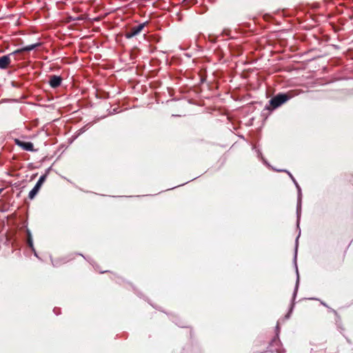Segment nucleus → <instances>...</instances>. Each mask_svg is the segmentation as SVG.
Returning a JSON list of instances; mask_svg holds the SVG:
<instances>
[{
	"instance_id": "1",
	"label": "nucleus",
	"mask_w": 353,
	"mask_h": 353,
	"mask_svg": "<svg viewBox=\"0 0 353 353\" xmlns=\"http://www.w3.org/2000/svg\"><path fill=\"white\" fill-rule=\"evenodd\" d=\"M290 98L291 95L288 94H279L274 97L270 101V103L273 108H276L288 101Z\"/></svg>"
},
{
	"instance_id": "2",
	"label": "nucleus",
	"mask_w": 353,
	"mask_h": 353,
	"mask_svg": "<svg viewBox=\"0 0 353 353\" xmlns=\"http://www.w3.org/2000/svg\"><path fill=\"white\" fill-rule=\"evenodd\" d=\"M145 23H141L137 26H134L131 28L126 33L125 37L128 39H130L137 34H139L145 27Z\"/></svg>"
},
{
	"instance_id": "3",
	"label": "nucleus",
	"mask_w": 353,
	"mask_h": 353,
	"mask_svg": "<svg viewBox=\"0 0 353 353\" xmlns=\"http://www.w3.org/2000/svg\"><path fill=\"white\" fill-rule=\"evenodd\" d=\"M14 143L18 146L26 151H33V144L31 142H26L18 139H14Z\"/></svg>"
},
{
	"instance_id": "4",
	"label": "nucleus",
	"mask_w": 353,
	"mask_h": 353,
	"mask_svg": "<svg viewBox=\"0 0 353 353\" xmlns=\"http://www.w3.org/2000/svg\"><path fill=\"white\" fill-rule=\"evenodd\" d=\"M61 81L62 79L60 77L53 75L50 77L49 83L52 88H56L61 85Z\"/></svg>"
},
{
	"instance_id": "5",
	"label": "nucleus",
	"mask_w": 353,
	"mask_h": 353,
	"mask_svg": "<svg viewBox=\"0 0 353 353\" xmlns=\"http://www.w3.org/2000/svg\"><path fill=\"white\" fill-rule=\"evenodd\" d=\"M11 60L9 55L0 57V69H6L10 64Z\"/></svg>"
},
{
	"instance_id": "6",
	"label": "nucleus",
	"mask_w": 353,
	"mask_h": 353,
	"mask_svg": "<svg viewBox=\"0 0 353 353\" xmlns=\"http://www.w3.org/2000/svg\"><path fill=\"white\" fill-rule=\"evenodd\" d=\"M39 46V43H35V44H32V45H30V46H27L20 50H16L14 53H19V52H24V51H30V50H34L36 47Z\"/></svg>"
},
{
	"instance_id": "7",
	"label": "nucleus",
	"mask_w": 353,
	"mask_h": 353,
	"mask_svg": "<svg viewBox=\"0 0 353 353\" xmlns=\"http://www.w3.org/2000/svg\"><path fill=\"white\" fill-rule=\"evenodd\" d=\"M40 189L34 185L32 190L29 192L28 197L30 199H33L37 194L39 192Z\"/></svg>"
},
{
	"instance_id": "8",
	"label": "nucleus",
	"mask_w": 353,
	"mask_h": 353,
	"mask_svg": "<svg viewBox=\"0 0 353 353\" xmlns=\"http://www.w3.org/2000/svg\"><path fill=\"white\" fill-rule=\"evenodd\" d=\"M46 175H42V176H41V177L39 178V179L38 181L40 183H43L44 181H46Z\"/></svg>"
},
{
	"instance_id": "9",
	"label": "nucleus",
	"mask_w": 353,
	"mask_h": 353,
	"mask_svg": "<svg viewBox=\"0 0 353 353\" xmlns=\"http://www.w3.org/2000/svg\"><path fill=\"white\" fill-rule=\"evenodd\" d=\"M43 183H40L39 181L37 182L35 186L37 187L39 189H41Z\"/></svg>"
},
{
	"instance_id": "10",
	"label": "nucleus",
	"mask_w": 353,
	"mask_h": 353,
	"mask_svg": "<svg viewBox=\"0 0 353 353\" xmlns=\"http://www.w3.org/2000/svg\"><path fill=\"white\" fill-rule=\"evenodd\" d=\"M43 183H40L39 181L37 182L35 186L37 187L39 189H41Z\"/></svg>"
},
{
	"instance_id": "11",
	"label": "nucleus",
	"mask_w": 353,
	"mask_h": 353,
	"mask_svg": "<svg viewBox=\"0 0 353 353\" xmlns=\"http://www.w3.org/2000/svg\"><path fill=\"white\" fill-rule=\"evenodd\" d=\"M291 178L293 179V181L295 182L294 179L293 178V176L290 175Z\"/></svg>"
},
{
	"instance_id": "12",
	"label": "nucleus",
	"mask_w": 353,
	"mask_h": 353,
	"mask_svg": "<svg viewBox=\"0 0 353 353\" xmlns=\"http://www.w3.org/2000/svg\"><path fill=\"white\" fill-rule=\"evenodd\" d=\"M2 192V189H0V193Z\"/></svg>"
}]
</instances>
